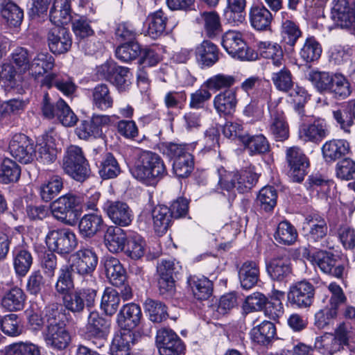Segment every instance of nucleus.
I'll return each mask as SVG.
<instances>
[{
  "label": "nucleus",
  "mask_w": 355,
  "mask_h": 355,
  "mask_svg": "<svg viewBox=\"0 0 355 355\" xmlns=\"http://www.w3.org/2000/svg\"><path fill=\"white\" fill-rule=\"evenodd\" d=\"M42 336L46 345L57 350L64 349L71 341L70 334L65 325L46 327Z\"/></svg>",
  "instance_id": "nucleus-22"
},
{
  "label": "nucleus",
  "mask_w": 355,
  "mask_h": 355,
  "mask_svg": "<svg viewBox=\"0 0 355 355\" xmlns=\"http://www.w3.org/2000/svg\"><path fill=\"white\" fill-rule=\"evenodd\" d=\"M191 146L186 144H168L165 153L174 159L173 169L179 178H187L192 172L194 167L193 156L189 152Z\"/></svg>",
  "instance_id": "nucleus-3"
},
{
  "label": "nucleus",
  "mask_w": 355,
  "mask_h": 355,
  "mask_svg": "<svg viewBox=\"0 0 355 355\" xmlns=\"http://www.w3.org/2000/svg\"><path fill=\"white\" fill-rule=\"evenodd\" d=\"M299 137L304 141L319 143L329 134L327 123L322 119H315L312 123H302L299 127Z\"/></svg>",
  "instance_id": "nucleus-21"
},
{
  "label": "nucleus",
  "mask_w": 355,
  "mask_h": 355,
  "mask_svg": "<svg viewBox=\"0 0 355 355\" xmlns=\"http://www.w3.org/2000/svg\"><path fill=\"white\" fill-rule=\"evenodd\" d=\"M50 21L55 26H63L73 19L67 0H55L50 10Z\"/></svg>",
  "instance_id": "nucleus-29"
},
{
  "label": "nucleus",
  "mask_w": 355,
  "mask_h": 355,
  "mask_svg": "<svg viewBox=\"0 0 355 355\" xmlns=\"http://www.w3.org/2000/svg\"><path fill=\"white\" fill-rule=\"evenodd\" d=\"M314 288L306 281L299 282L290 287L287 295L288 300L291 305L298 308L310 306L313 301Z\"/></svg>",
  "instance_id": "nucleus-19"
},
{
  "label": "nucleus",
  "mask_w": 355,
  "mask_h": 355,
  "mask_svg": "<svg viewBox=\"0 0 355 355\" xmlns=\"http://www.w3.org/2000/svg\"><path fill=\"white\" fill-rule=\"evenodd\" d=\"M349 150V143L344 139H332L322 147L324 159L327 162H334L345 155Z\"/></svg>",
  "instance_id": "nucleus-31"
},
{
  "label": "nucleus",
  "mask_w": 355,
  "mask_h": 355,
  "mask_svg": "<svg viewBox=\"0 0 355 355\" xmlns=\"http://www.w3.org/2000/svg\"><path fill=\"white\" fill-rule=\"evenodd\" d=\"M104 270L109 282L116 287L123 286L126 280V272L120 261L113 257H105Z\"/></svg>",
  "instance_id": "nucleus-26"
},
{
  "label": "nucleus",
  "mask_w": 355,
  "mask_h": 355,
  "mask_svg": "<svg viewBox=\"0 0 355 355\" xmlns=\"http://www.w3.org/2000/svg\"><path fill=\"white\" fill-rule=\"evenodd\" d=\"M196 60L203 67H211L218 60V49L211 42L204 40L196 49Z\"/></svg>",
  "instance_id": "nucleus-34"
},
{
  "label": "nucleus",
  "mask_w": 355,
  "mask_h": 355,
  "mask_svg": "<svg viewBox=\"0 0 355 355\" xmlns=\"http://www.w3.org/2000/svg\"><path fill=\"white\" fill-rule=\"evenodd\" d=\"M72 271L73 270L68 265H63L60 268L55 284V290L58 295L62 296L73 289L74 283Z\"/></svg>",
  "instance_id": "nucleus-48"
},
{
  "label": "nucleus",
  "mask_w": 355,
  "mask_h": 355,
  "mask_svg": "<svg viewBox=\"0 0 355 355\" xmlns=\"http://www.w3.org/2000/svg\"><path fill=\"white\" fill-rule=\"evenodd\" d=\"M152 218L155 231L159 235L164 234L171 223L170 209L165 205H157L152 210Z\"/></svg>",
  "instance_id": "nucleus-40"
},
{
  "label": "nucleus",
  "mask_w": 355,
  "mask_h": 355,
  "mask_svg": "<svg viewBox=\"0 0 355 355\" xmlns=\"http://www.w3.org/2000/svg\"><path fill=\"white\" fill-rule=\"evenodd\" d=\"M10 58V63L15 66L19 73L28 71L31 55L28 49L18 46L12 51Z\"/></svg>",
  "instance_id": "nucleus-59"
},
{
  "label": "nucleus",
  "mask_w": 355,
  "mask_h": 355,
  "mask_svg": "<svg viewBox=\"0 0 355 355\" xmlns=\"http://www.w3.org/2000/svg\"><path fill=\"white\" fill-rule=\"evenodd\" d=\"M71 263L69 266L74 272L80 275H90L96 268L98 257L90 249L82 248L70 257Z\"/></svg>",
  "instance_id": "nucleus-17"
},
{
  "label": "nucleus",
  "mask_w": 355,
  "mask_h": 355,
  "mask_svg": "<svg viewBox=\"0 0 355 355\" xmlns=\"http://www.w3.org/2000/svg\"><path fill=\"white\" fill-rule=\"evenodd\" d=\"M277 193L274 187H263L257 198V202L261 209L266 211L273 209L277 203Z\"/></svg>",
  "instance_id": "nucleus-60"
},
{
  "label": "nucleus",
  "mask_w": 355,
  "mask_h": 355,
  "mask_svg": "<svg viewBox=\"0 0 355 355\" xmlns=\"http://www.w3.org/2000/svg\"><path fill=\"white\" fill-rule=\"evenodd\" d=\"M10 155L22 164H28L35 157L34 144L24 134H16L10 139L8 145Z\"/></svg>",
  "instance_id": "nucleus-13"
},
{
  "label": "nucleus",
  "mask_w": 355,
  "mask_h": 355,
  "mask_svg": "<svg viewBox=\"0 0 355 355\" xmlns=\"http://www.w3.org/2000/svg\"><path fill=\"white\" fill-rule=\"evenodd\" d=\"M111 123V118L105 114H93L88 119L81 122L76 130L80 139H89L100 138L103 135V128L108 126Z\"/></svg>",
  "instance_id": "nucleus-15"
},
{
  "label": "nucleus",
  "mask_w": 355,
  "mask_h": 355,
  "mask_svg": "<svg viewBox=\"0 0 355 355\" xmlns=\"http://www.w3.org/2000/svg\"><path fill=\"white\" fill-rule=\"evenodd\" d=\"M119 292L112 288H106L101 298V308L107 315H114L119 306Z\"/></svg>",
  "instance_id": "nucleus-55"
},
{
  "label": "nucleus",
  "mask_w": 355,
  "mask_h": 355,
  "mask_svg": "<svg viewBox=\"0 0 355 355\" xmlns=\"http://www.w3.org/2000/svg\"><path fill=\"white\" fill-rule=\"evenodd\" d=\"M257 46L260 55L266 59L271 60L275 67L284 65V55L279 44L270 41H260Z\"/></svg>",
  "instance_id": "nucleus-36"
},
{
  "label": "nucleus",
  "mask_w": 355,
  "mask_h": 355,
  "mask_svg": "<svg viewBox=\"0 0 355 355\" xmlns=\"http://www.w3.org/2000/svg\"><path fill=\"white\" fill-rule=\"evenodd\" d=\"M0 355H42V347L31 342L15 343L0 351Z\"/></svg>",
  "instance_id": "nucleus-46"
},
{
  "label": "nucleus",
  "mask_w": 355,
  "mask_h": 355,
  "mask_svg": "<svg viewBox=\"0 0 355 355\" xmlns=\"http://www.w3.org/2000/svg\"><path fill=\"white\" fill-rule=\"evenodd\" d=\"M142 317L141 308L135 303L122 306L116 317V322L121 329H133L139 325Z\"/></svg>",
  "instance_id": "nucleus-24"
},
{
  "label": "nucleus",
  "mask_w": 355,
  "mask_h": 355,
  "mask_svg": "<svg viewBox=\"0 0 355 355\" xmlns=\"http://www.w3.org/2000/svg\"><path fill=\"white\" fill-rule=\"evenodd\" d=\"M104 221L101 214L94 212L85 214L80 220L78 229L80 234L84 238H92L101 231Z\"/></svg>",
  "instance_id": "nucleus-27"
},
{
  "label": "nucleus",
  "mask_w": 355,
  "mask_h": 355,
  "mask_svg": "<svg viewBox=\"0 0 355 355\" xmlns=\"http://www.w3.org/2000/svg\"><path fill=\"white\" fill-rule=\"evenodd\" d=\"M241 142L250 155L263 154L269 151L270 145L267 139L261 134L257 135H244Z\"/></svg>",
  "instance_id": "nucleus-41"
},
{
  "label": "nucleus",
  "mask_w": 355,
  "mask_h": 355,
  "mask_svg": "<svg viewBox=\"0 0 355 355\" xmlns=\"http://www.w3.org/2000/svg\"><path fill=\"white\" fill-rule=\"evenodd\" d=\"M334 75L329 72L311 71L309 74V79L320 92H329Z\"/></svg>",
  "instance_id": "nucleus-64"
},
{
  "label": "nucleus",
  "mask_w": 355,
  "mask_h": 355,
  "mask_svg": "<svg viewBox=\"0 0 355 355\" xmlns=\"http://www.w3.org/2000/svg\"><path fill=\"white\" fill-rule=\"evenodd\" d=\"M214 107L220 114H232L237 104L236 91L235 89H225L217 94L214 98Z\"/></svg>",
  "instance_id": "nucleus-28"
},
{
  "label": "nucleus",
  "mask_w": 355,
  "mask_h": 355,
  "mask_svg": "<svg viewBox=\"0 0 355 355\" xmlns=\"http://www.w3.org/2000/svg\"><path fill=\"white\" fill-rule=\"evenodd\" d=\"M96 165L100 176L105 180L114 178L121 173V168L117 160L110 153L104 154Z\"/></svg>",
  "instance_id": "nucleus-44"
},
{
  "label": "nucleus",
  "mask_w": 355,
  "mask_h": 355,
  "mask_svg": "<svg viewBox=\"0 0 355 355\" xmlns=\"http://www.w3.org/2000/svg\"><path fill=\"white\" fill-rule=\"evenodd\" d=\"M332 17L342 28L355 32V0H334Z\"/></svg>",
  "instance_id": "nucleus-8"
},
{
  "label": "nucleus",
  "mask_w": 355,
  "mask_h": 355,
  "mask_svg": "<svg viewBox=\"0 0 355 355\" xmlns=\"http://www.w3.org/2000/svg\"><path fill=\"white\" fill-rule=\"evenodd\" d=\"M309 254V259L313 265H316L322 272L338 278L343 276L345 267L333 253L325 250H318Z\"/></svg>",
  "instance_id": "nucleus-12"
},
{
  "label": "nucleus",
  "mask_w": 355,
  "mask_h": 355,
  "mask_svg": "<svg viewBox=\"0 0 355 355\" xmlns=\"http://www.w3.org/2000/svg\"><path fill=\"white\" fill-rule=\"evenodd\" d=\"M198 23H203L207 35L209 37L216 36L220 31V21L216 12H203L197 18Z\"/></svg>",
  "instance_id": "nucleus-54"
},
{
  "label": "nucleus",
  "mask_w": 355,
  "mask_h": 355,
  "mask_svg": "<svg viewBox=\"0 0 355 355\" xmlns=\"http://www.w3.org/2000/svg\"><path fill=\"white\" fill-rule=\"evenodd\" d=\"M235 83V78L233 76L224 73H218L209 78L203 86L209 90L218 91L223 89H228Z\"/></svg>",
  "instance_id": "nucleus-61"
},
{
  "label": "nucleus",
  "mask_w": 355,
  "mask_h": 355,
  "mask_svg": "<svg viewBox=\"0 0 355 355\" xmlns=\"http://www.w3.org/2000/svg\"><path fill=\"white\" fill-rule=\"evenodd\" d=\"M156 345L159 355H180L184 350L180 337L167 328H162L157 331Z\"/></svg>",
  "instance_id": "nucleus-11"
},
{
  "label": "nucleus",
  "mask_w": 355,
  "mask_h": 355,
  "mask_svg": "<svg viewBox=\"0 0 355 355\" xmlns=\"http://www.w3.org/2000/svg\"><path fill=\"white\" fill-rule=\"evenodd\" d=\"M144 307L149 314L150 320L154 322H161L168 316L166 306L159 301L147 299Z\"/></svg>",
  "instance_id": "nucleus-62"
},
{
  "label": "nucleus",
  "mask_w": 355,
  "mask_h": 355,
  "mask_svg": "<svg viewBox=\"0 0 355 355\" xmlns=\"http://www.w3.org/2000/svg\"><path fill=\"white\" fill-rule=\"evenodd\" d=\"M110 327V320L100 316L98 313L92 312L88 317L85 337L91 340L97 348H101L106 343Z\"/></svg>",
  "instance_id": "nucleus-6"
},
{
  "label": "nucleus",
  "mask_w": 355,
  "mask_h": 355,
  "mask_svg": "<svg viewBox=\"0 0 355 355\" xmlns=\"http://www.w3.org/2000/svg\"><path fill=\"white\" fill-rule=\"evenodd\" d=\"M0 10L10 26H18L21 24L24 11L12 0H0Z\"/></svg>",
  "instance_id": "nucleus-43"
},
{
  "label": "nucleus",
  "mask_w": 355,
  "mask_h": 355,
  "mask_svg": "<svg viewBox=\"0 0 355 355\" xmlns=\"http://www.w3.org/2000/svg\"><path fill=\"white\" fill-rule=\"evenodd\" d=\"M119 335L116 336L112 341V355H132L130 349L135 343V335L132 329H121Z\"/></svg>",
  "instance_id": "nucleus-30"
},
{
  "label": "nucleus",
  "mask_w": 355,
  "mask_h": 355,
  "mask_svg": "<svg viewBox=\"0 0 355 355\" xmlns=\"http://www.w3.org/2000/svg\"><path fill=\"white\" fill-rule=\"evenodd\" d=\"M132 174L138 180L153 185L167 175V169L158 154L150 150H139Z\"/></svg>",
  "instance_id": "nucleus-1"
},
{
  "label": "nucleus",
  "mask_w": 355,
  "mask_h": 355,
  "mask_svg": "<svg viewBox=\"0 0 355 355\" xmlns=\"http://www.w3.org/2000/svg\"><path fill=\"white\" fill-rule=\"evenodd\" d=\"M21 175V168L14 161L5 158L0 165V182L8 184L16 182Z\"/></svg>",
  "instance_id": "nucleus-50"
},
{
  "label": "nucleus",
  "mask_w": 355,
  "mask_h": 355,
  "mask_svg": "<svg viewBox=\"0 0 355 355\" xmlns=\"http://www.w3.org/2000/svg\"><path fill=\"white\" fill-rule=\"evenodd\" d=\"M328 92L336 99H345L352 94L350 83L343 74L335 73Z\"/></svg>",
  "instance_id": "nucleus-47"
},
{
  "label": "nucleus",
  "mask_w": 355,
  "mask_h": 355,
  "mask_svg": "<svg viewBox=\"0 0 355 355\" xmlns=\"http://www.w3.org/2000/svg\"><path fill=\"white\" fill-rule=\"evenodd\" d=\"M54 58L48 53H38L30 63L28 73L35 78L51 70L54 67Z\"/></svg>",
  "instance_id": "nucleus-45"
},
{
  "label": "nucleus",
  "mask_w": 355,
  "mask_h": 355,
  "mask_svg": "<svg viewBox=\"0 0 355 355\" xmlns=\"http://www.w3.org/2000/svg\"><path fill=\"white\" fill-rule=\"evenodd\" d=\"M222 46L232 57L241 60H253L257 58L254 51L245 43L243 35L236 31H228L222 37Z\"/></svg>",
  "instance_id": "nucleus-5"
},
{
  "label": "nucleus",
  "mask_w": 355,
  "mask_h": 355,
  "mask_svg": "<svg viewBox=\"0 0 355 355\" xmlns=\"http://www.w3.org/2000/svg\"><path fill=\"white\" fill-rule=\"evenodd\" d=\"M45 242L50 250L60 254H69L78 244L76 234L67 228L49 230Z\"/></svg>",
  "instance_id": "nucleus-4"
},
{
  "label": "nucleus",
  "mask_w": 355,
  "mask_h": 355,
  "mask_svg": "<svg viewBox=\"0 0 355 355\" xmlns=\"http://www.w3.org/2000/svg\"><path fill=\"white\" fill-rule=\"evenodd\" d=\"M275 240L285 245H292L297 238V232L293 225L288 221L279 223L275 233Z\"/></svg>",
  "instance_id": "nucleus-56"
},
{
  "label": "nucleus",
  "mask_w": 355,
  "mask_h": 355,
  "mask_svg": "<svg viewBox=\"0 0 355 355\" xmlns=\"http://www.w3.org/2000/svg\"><path fill=\"white\" fill-rule=\"evenodd\" d=\"M249 19L255 30L264 31L270 28L273 15L264 5H253L249 10Z\"/></svg>",
  "instance_id": "nucleus-25"
},
{
  "label": "nucleus",
  "mask_w": 355,
  "mask_h": 355,
  "mask_svg": "<svg viewBox=\"0 0 355 355\" xmlns=\"http://www.w3.org/2000/svg\"><path fill=\"white\" fill-rule=\"evenodd\" d=\"M277 20L280 24V36L282 42L291 48H293L298 39L302 35L299 25L293 20L292 15L286 10L281 11Z\"/></svg>",
  "instance_id": "nucleus-16"
},
{
  "label": "nucleus",
  "mask_w": 355,
  "mask_h": 355,
  "mask_svg": "<svg viewBox=\"0 0 355 355\" xmlns=\"http://www.w3.org/2000/svg\"><path fill=\"white\" fill-rule=\"evenodd\" d=\"M125 250L126 254L133 259H139L142 257L145 253L146 243L143 238L134 234L127 239Z\"/></svg>",
  "instance_id": "nucleus-57"
},
{
  "label": "nucleus",
  "mask_w": 355,
  "mask_h": 355,
  "mask_svg": "<svg viewBox=\"0 0 355 355\" xmlns=\"http://www.w3.org/2000/svg\"><path fill=\"white\" fill-rule=\"evenodd\" d=\"M47 42L50 51L54 54L67 52L71 46L69 32L63 26H53L47 34Z\"/></svg>",
  "instance_id": "nucleus-20"
},
{
  "label": "nucleus",
  "mask_w": 355,
  "mask_h": 355,
  "mask_svg": "<svg viewBox=\"0 0 355 355\" xmlns=\"http://www.w3.org/2000/svg\"><path fill=\"white\" fill-rule=\"evenodd\" d=\"M96 296V291L94 289H78L62 295V304L69 311L80 314L85 307L90 308L94 305Z\"/></svg>",
  "instance_id": "nucleus-7"
},
{
  "label": "nucleus",
  "mask_w": 355,
  "mask_h": 355,
  "mask_svg": "<svg viewBox=\"0 0 355 355\" xmlns=\"http://www.w3.org/2000/svg\"><path fill=\"white\" fill-rule=\"evenodd\" d=\"M276 334V328L273 323L263 321L250 331L252 340L262 345H267L274 338Z\"/></svg>",
  "instance_id": "nucleus-42"
},
{
  "label": "nucleus",
  "mask_w": 355,
  "mask_h": 355,
  "mask_svg": "<svg viewBox=\"0 0 355 355\" xmlns=\"http://www.w3.org/2000/svg\"><path fill=\"white\" fill-rule=\"evenodd\" d=\"M268 131L275 140L284 141L289 137V126L284 111L275 103L269 105Z\"/></svg>",
  "instance_id": "nucleus-14"
},
{
  "label": "nucleus",
  "mask_w": 355,
  "mask_h": 355,
  "mask_svg": "<svg viewBox=\"0 0 355 355\" xmlns=\"http://www.w3.org/2000/svg\"><path fill=\"white\" fill-rule=\"evenodd\" d=\"M105 244L110 252L117 253L125 248L127 240L125 232L119 227H110L104 236Z\"/></svg>",
  "instance_id": "nucleus-38"
},
{
  "label": "nucleus",
  "mask_w": 355,
  "mask_h": 355,
  "mask_svg": "<svg viewBox=\"0 0 355 355\" xmlns=\"http://www.w3.org/2000/svg\"><path fill=\"white\" fill-rule=\"evenodd\" d=\"M25 298L24 291L19 288L15 287L10 289L3 297L1 304L8 311H19L23 309Z\"/></svg>",
  "instance_id": "nucleus-53"
},
{
  "label": "nucleus",
  "mask_w": 355,
  "mask_h": 355,
  "mask_svg": "<svg viewBox=\"0 0 355 355\" xmlns=\"http://www.w3.org/2000/svg\"><path fill=\"white\" fill-rule=\"evenodd\" d=\"M271 79L279 91L288 92L293 87L291 73L285 67H283L278 71L272 72Z\"/></svg>",
  "instance_id": "nucleus-63"
},
{
  "label": "nucleus",
  "mask_w": 355,
  "mask_h": 355,
  "mask_svg": "<svg viewBox=\"0 0 355 355\" xmlns=\"http://www.w3.org/2000/svg\"><path fill=\"white\" fill-rule=\"evenodd\" d=\"M286 159L289 166V175L295 182L303 181L307 173L309 161L303 151L297 146L288 148L286 152Z\"/></svg>",
  "instance_id": "nucleus-9"
},
{
  "label": "nucleus",
  "mask_w": 355,
  "mask_h": 355,
  "mask_svg": "<svg viewBox=\"0 0 355 355\" xmlns=\"http://www.w3.org/2000/svg\"><path fill=\"white\" fill-rule=\"evenodd\" d=\"M81 196L73 193H67L58 198L51 204V211L52 215L58 220L64 224H70V216L74 209L80 206L83 202Z\"/></svg>",
  "instance_id": "nucleus-10"
},
{
  "label": "nucleus",
  "mask_w": 355,
  "mask_h": 355,
  "mask_svg": "<svg viewBox=\"0 0 355 355\" xmlns=\"http://www.w3.org/2000/svg\"><path fill=\"white\" fill-rule=\"evenodd\" d=\"M241 286L250 289L255 286L259 278V268L254 261H248L243 263L239 271Z\"/></svg>",
  "instance_id": "nucleus-39"
},
{
  "label": "nucleus",
  "mask_w": 355,
  "mask_h": 355,
  "mask_svg": "<svg viewBox=\"0 0 355 355\" xmlns=\"http://www.w3.org/2000/svg\"><path fill=\"white\" fill-rule=\"evenodd\" d=\"M332 114L340 129L345 132H349V128L354 124V119L349 101L343 103L337 110H333Z\"/></svg>",
  "instance_id": "nucleus-49"
},
{
  "label": "nucleus",
  "mask_w": 355,
  "mask_h": 355,
  "mask_svg": "<svg viewBox=\"0 0 355 355\" xmlns=\"http://www.w3.org/2000/svg\"><path fill=\"white\" fill-rule=\"evenodd\" d=\"M63 169L74 180L83 182L90 174L88 161L81 148L71 145L66 150L63 158Z\"/></svg>",
  "instance_id": "nucleus-2"
},
{
  "label": "nucleus",
  "mask_w": 355,
  "mask_h": 355,
  "mask_svg": "<svg viewBox=\"0 0 355 355\" xmlns=\"http://www.w3.org/2000/svg\"><path fill=\"white\" fill-rule=\"evenodd\" d=\"M167 21L168 16L162 9L150 13L147 17L148 35L153 39L162 35L166 31Z\"/></svg>",
  "instance_id": "nucleus-37"
},
{
  "label": "nucleus",
  "mask_w": 355,
  "mask_h": 355,
  "mask_svg": "<svg viewBox=\"0 0 355 355\" xmlns=\"http://www.w3.org/2000/svg\"><path fill=\"white\" fill-rule=\"evenodd\" d=\"M103 210L112 223L119 226H128L134 218L130 207L122 201L107 200L103 205Z\"/></svg>",
  "instance_id": "nucleus-18"
},
{
  "label": "nucleus",
  "mask_w": 355,
  "mask_h": 355,
  "mask_svg": "<svg viewBox=\"0 0 355 355\" xmlns=\"http://www.w3.org/2000/svg\"><path fill=\"white\" fill-rule=\"evenodd\" d=\"M91 100L93 106L101 111L112 108L114 105V98L108 86L103 83L98 84L92 89Z\"/></svg>",
  "instance_id": "nucleus-33"
},
{
  "label": "nucleus",
  "mask_w": 355,
  "mask_h": 355,
  "mask_svg": "<svg viewBox=\"0 0 355 355\" xmlns=\"http://www.w3.org/2000/svg\"><path fill=\"white\" fill-rule=\"evenodd\" d=\"M13 267L18 276L24 277L33 261L31 252L25 247L15 248L12 251Z\"/></svg>",
  "instance_id": "nucleus-32"
},
{
  "label": "nucleus",
  "mask_w": 355,
  "mask_h": 355,
  "mask_svg": "<svg viewBox=\"0 0 355 355\" xmlns=\"http://www.w3.org/2000/svg\"><path fill=\"white\" fill-rule=\"evenodd\" d=\"M303 230L309 243H315L321 241L327 233L325 219L318 215L308 216L303 224Z\"/></svg>",
  "instance_id": "nucleus-23"
},
{
  "label": "nucleus",
  "mask_w": 355,
  "mask_h": 355,
  "mask_svg": "<svg viewBox=\"0 0 355 355\" xmlns=\"http://www.w3.org/2000/svg\"><path fill=\"white\" fill-rule=\"evenodd\" d=\"M62 187V178L58 175H53L41 186V198L43 200L49 202L60 192Z\"/></svg>",
  "instance_id": "nucleus-58"
},
{
  "label": "nucleus",
  "mask_w": 355,
  "mask_h": 355,
  "mask_svg": "<svg viewBox=\"0 0 355 355\" xmlns=\"http://www.w3.org/2000/svg\"><path fill=\"white\" fill-rule=\"evenodd\" d=\"M195 297L200 300L207 299L212 293V283L207 277H191L189 279Z\"/></svg>",
  "instance_id": "nucleus-51"
},
{
  "label": "nucleus",
  "mask_w": 355,
  "mask_h": 355,
  "mask_svg": "<svg viewBox=\"0 0 355 355\" xmlns=\"http://www.w3.org/2000/svg\"><path fill=\"white\" fill-rule=\"evenodd\" d=\"M266 270L272 279L282 281L291 272L290 261L286 256L274 257L266 263Z\"/></svg>",
  "instance_id": "nucleus-35"
},
{
  "label": "nucleus",
  "mask_w": 355,
  "mask_h": 355,
  "mask_svg": "<svg viewBox=\"0 0 355 355\" xmlns=\"http://www.w3.org/2000/svg\"><path fill=\"white\" fill-rule=\"evenodd\" d=\"M322 46L314 37H309L304 41L300 55L302 59L306 62L318 60L322 54Z\"/></svg>",
  "instance_id": "nucleus-52"
}]
</instances>
